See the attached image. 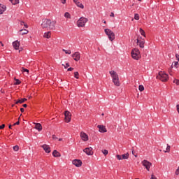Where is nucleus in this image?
<instances>
[{
    "instance_id": "nucleus-1",
    "label": "nucleus",
    "mask_w": 179,
    "mask_h": 179,
    "mask_svg": "<svg viewBox=\"0 0 179 179\" xmlns=\"http://www.w3.org/2000/svg\"><path fill=\"white\" fill-rule=\"evenodd\" d=\"M55 23H57V22L45 19L43 20L41 27L43 29H47V30H54L55 29Z\"/></svg>"
},
{
    "instance_id": "nucleus-2",
    "label": "nucleus",
    "mask_w": 179,
    "mask_h": 179,
    "mask_svg": "<svg viewBox=\"0 0 179 179\" xmlns=\"http://www.w3.org/2000/svg\"><path fill=\"white\" fill-rule=\"evenodd\" d=\"M131 58L136 61H139V59H141V51L136 48L131 50Z\"/></svg>"
},
{
    "instance_id": "nucleus-3",
    "label": "nucleus",
    "mask_w": 179,
    "mask_h": 179,
    "mask_svg": "<svg viewBox=\"0 0 179 179\" xmlns=\"http://www.w3.org/2000/svg\"><path fill=\"white\" fill-rule=\"evenodd\" d=\"M157 79L162 80V82H167L169 80V74L164 71H159L157 76Z\"/></svg>"
},
{
    "instance_id": "nucleus-4",
    "label": "nucleus",
    "mask_w": 179,
    "mask_h": 179,
    "mask_svg": "<svg viewBox=\"0 0 179 179\" xmlns=\"http://www.w3.org/2000/svg\"><path fill=\"white\" fill-rule=\"evenodd\" d=\"M87 22H89V19L85 17H81L77 21V26L78 27H85Z\"/></svg>"
},
{
    "instance_id": "nucleus-5",
    "label": "nucleus",
    "mask_w": 179,
    "mask_h": 179,
    "mask_svg": "<svg viewBox=\"0 0 179 179\" xmlns=\"http://www.w3.org/2000/svg\"><path fill=\"white\" fill-rule=\"evenodd\" d=\"M104 31L110 41H114L115 40V34L111 29H105Z\"/></svg>"
},
{
    "instance_id": "nucleus-6",
    "label": "nucleus",
    "mask_w": 179,
    "mask_h": 179,
    "mask_svg": "<svg viewBox=\"0 0 179 179\" xmlns=\"http://www.w3.org/2000/svg\"><path fill=\"white\" fill-rule=\"evenodd\" d=\"M141 164L142 166H143V167H145L147 171H150V167H152V162L144 159L141 162Z\"/></svg>"
},
{
    "instance_id": "nucleus-7",
    "label": "nucleus",
    "mask_w": 179,
    "mask_h": 179,
    "mask_svg": "<svg viewBox=\"0 0 179 179\" xmlns=\"http://www.w3.org/2000/svg\"><path fill=\"white\" fill-rule=\"evenodd\" d=\"M64 116L65 122H71V120L72 119V113L68 110H66L64 112Z\"/></svg>"
},
{
    "instance_id": "nucleus-8",
    "label": "nucleus",
    "mask_w": 179,
    "mask_h": 179,
    "mask_svg": "<svg viewBox=\"0 0 179 179\" xmlns=\"http://www.w3.org/2000/svg\"><path fill=\"white\" fill-rule=\"evenodd\" d=\"M80 138L83 142H87V141H89V135L85 131H81L80 133Z\"/></svg>"
},
{
    "instance_id": "nucleus-9",
    "label": "nucleus",
    "mask_w": 179,
    "mask_h": 179,
    "mask_svg": "<svg viewBox=\"0 0 179 179\" xmlns=\"http://www.w3.org/2000/svg\"><path fill=\"white\" fill-rule=\"evenodd\" d=\"M45 152V153H51V147L47 144H43L41 146Z\"/></svg>"
},
{
    "instance_id": "nucleus-10",
    "label": "nucleus",
    "mask_w": 179,
    "mask_h": 179,
    "mask_svg": "<svg viewBox=\"0 0 179 179\" xmlns=\"http://www.w3.org/2000/svg\"><path fill=\"white\" fill-rule=\"evenodd\" d=\"M84 153L87 154V156H92L93 148L92 147L86 148L83 150Z\"/></svg>"
},
{
    "instance_id": "nucleus-11",
    "label": "nucleus",
    "mask_w": 179,
    "mask_h": 179,
    "mask_svg": "<svg viewBox=\"0 0 179 179\" xmlns=\"http://www.w3.org/2000/svg\"><path fill=\"white\" fill-rule=\"evenodd\" d=\"M71 57L73 58L74 61H76V62H78V61L80 60V52H75Z\"/></svg>"
},
{
    "instance_id": "nucleus-12",
    "label": "nucleus",
    "mask_w": 179,
    "mask_h": 179,
    "mask_svg": "<svg viewBox=\"0 0 179 179\" xmlns=\"http://www.w3.org/2000/svg\"><path fill=\"white\" fill-rule=\"evenodd\" d=\"M72 164L76 166V167H82V160H80V159H73L72 161Z\"/></svg>"
},
{
    "instance_id": "nucleus-13",
    "label": "nucleus",
    "mask_w": 179,
    "mask_h": 179,
    "mask_svg": "<svg viewBox=\"0 0 179 179\" xmlns=\"http://www.w3.org/2000/svg\"><path fill=\"white\" fill-rule=\"evenodd\" d=\"M140 38L137 39V43L141 48H145V39H142L141 37Z\"/></svg>"
},
{
    "instance_id": "nucleus-14",
    "label": "nucleus",
    "mask_w": 179,
    "mask_h": 179,
    "mask_svg": "<svg viewBox=\"0 0 179 179\" xmlns=\"http://www.w3.org/2000/svg\"><path fill=\"white\" fill-rule=\"evenodd\" d=\"M109 73L112 78V80H113L114 79H117L119 78L118 73H117V72H115V71L114 70L109 71Z\"/></svg>"
},
{
    "instance_id": "nucleus-15",
    "label": "nucleus",
    "mask_w": 179,
    "mask_h": 179,
    "mask_svg": "<svg viewBox=\"0 0 179 179\" xmlns=\"http://www.w3.org/2000/svg\"><path fill=\"white\" fill-rule=\"evenodd\" d=\"M97 128H99V132H101V134H104L107 132V129L104 125H98Z\"/></svg>"
},
{
    "instance_id": "nucleus-16",
    "label": "nucleus",
    "mask_w": 179,
    "mask_h": 179,
    "mask_svg": "<svg viewBox=\"0 0 179 179\" xmlns=\"http://www.w3.org/2000/svg\"><path fill=\"white\" fill-rule=\"evenodd\" d=\"M13 47L14 50H19L20 48V42L19 41L13 42Z\"/></svg>"
},
{
    "instance_id": "nucleus-17",
    "label": "nucleus",
    "mask_w": 179,
    "mask_h": 179,
    "mask_svg": "<svg viewBox=\"0 0 179 179\" xmlns=\"http://www.w3.org/2000/svg\"><path fill=\"white\" fill-rule=\"evenodd\" d=\"M6 10V6L0 3V15H3V13Z\"/></svg>"
},
{
    "instance_id": "nucleus-18",
    "label": "nucleus",
    "mask_w": 179,
    "mask_h": 179,
    "mask_svg": "<svg viewBox=\"0 0 179 179\" xmlns=\"http://www.w3.org/2000/svg\"><path fill=\"white\" fill-rule=\"evenodd\" d=\"M113 83L115 85V86H121V83H120V78H115L112 80Z\"/></svg>"
},
{
    "instance_id": "nucleus-19",
    "label": "nucleus",
    "mask_w": 179,
    "mask_h": 179,
    "mask_svg": "<svg viewBox=\"0 0 179 179\" xmlns=\"http://www.w3.org/2000/svg\"><path fill=\"white\" fill-rule=\"evenodd\" d=\"M35 124V128L38 131V132H41V131H43V126H41V124L40 123H34Z\"/></svg>"
},
{
    "instance_id": "nucleus-20",
    "label": "nucleus",
    "mask_w": 179,
    "mask_h": 179,
    "mask_svg": "<svg viewBox=\"0 0 179 179\" xmlns=\"http://www.w3.org/2000/svg\"><path fill=\"white\" fill-rule=\"evenodd\" d=\"M18 33H19L20 36H24V34H27V33H29V30L20 29Z\"/></svg>"
},
{
    "instance_id": "nucleus-21",
    "label": "nucleus",
    "mask_w": 179,
    "mask_h": 179,
    "mask_svg": "<svg viewBox=\"0 0 179 179\" xmlns=\"http://www.w3.org/2000/svg\"><path fill=\"white\" fill-rule=\"evenodd\" d=\"M52 156L54 157H61V153H59L57 150H55L52 152Z\"/></svg>"
},
{
    "instance_id": "nucleus-22",
    "label": "nucleus",
    "mask_w": 179,
    "mask_h": 179,
    "mask_svg": "<svg viewBox=\"0 0 179 179\" xmlns=\"http://www.w3.org/2000/svg\"><path fill=\"white\" fill-rule=\"evenodd\" d=\"M179 66V62H173L171 66V69H173V68H178Z\"/></svg>"
},
{
    "instance_id": "nucleus-23",
    "label": "nucleus",
    "mask_w": 179,
    "mask_h": 179,
    "mask_svg": "<svg viewBox=\"0 0 179 179\" xmlns=\"http://www.w3.org/2000/svg\"><path fill=\"white\" fill-rule=\"evenodd\" d=\"M43 37L45 38H51V31L45 32Z\"/></svg>"
},
{
    "instance_id": "nucleus-24",
    "label": "nucleus",
    "mask_w": 179,
    "mask_h": 179,
    "mask_svg": "<svg viewBox=\"0 0 179 179\" xmlns=\"http://www.w3.org/2000/svg\"><path fill=\"white\" fill-rule=\"evenodd\" d=\"M122 160H127L128 159H129V153H126V154H123L122 155Z\"/></svg>"
},
{
    "instance_id": "nucleus-25",
    "label": "nucleus",
    "mask_w": 179,
    "mask_h": 179,
    "mask_svg": "<svg viewBox=\"0 0 179 179\" xmlns=\"http://www.w3.org/2000/svg\"><path fill=\"white\" fill-rule=\"evenodd\" d=\"M76 5L78 6V8H80V9H84L85 8V6H83V3H82L79 1L76 3Z\"/></svg>"
},
{
    "instance_id": "nucleus-26",
    "label": "nucleus",
    "mask_w": 179,
    "mask_h": 179,
    "mask_svg": "<svg viewBox=\"0 0 179 179\" xmlns=\"http://www.w3.org/2000/svg\"><path fill=\"white\" fill-rule=\"evenodd\" d=\"M171 149V147L170 146V145L167 144L166 150H164V153H170Z\"/></svg>"
},
{
    "instance_id": "nucleus-27",
    "label": "nucleus",
    "mask_w": 179,
    "mask_h": 179,
    "mask_svg": "<svg viewBox=\"0 0 179 179\" xmlns=\"http://www.w3.org/2000/svg\"><path fill=\"white\" fill-rule=\"evenodd\" d=\"M12 5H17L20 1L19 0H9Z\"/></svg>"
},
{
    "instance_id": "nucleus-28",
    "label": "nucleus",
    "mask_w": 179,
    "mask_h": 179,
    "mask_svg": "<svg viewBox=\"0 0 179 179\" xmlns=\"http://www.w3.org/2000/svg\"><path fill=\"white\" fill-rule=\"evenodd\" d=\"M139 33L141 34V36H143V37H146V34L145 33V31L143 30L142 28L139 29Z\"/></svg>"
},
{
    "instance_id": "nucleus-29",
    "label": "nucleus",
    "mask_w": 179,
    "mask_h": 179,
    "mask_svg": "<svg viewBox=\"0 0 179 179\" xmlns=\"http://www.w3.org/2000/svg\"><path fill=\"white\" fill-rule=\"evenodd\" d=\"M20 26H24L25 27V29H28L29 28V25H27V24H26L23 21H20Z\"/></svg>"
},
{
    "instance_id": "nucleus-30",
    "label": "nucleus",
    "mask_w": 179,
    "mask_h": 179,
    "mask_svg": "<svg viewBox=\"0 0 179 179\" xmlns=\"http://www.w3.org/2000/svg\"><path fill=\"white\" fill-rule=\"evenodd\" d=\"M62 51L65 52V54H68L69 55H71V54H72V52L71 51V50L62 49Z\"/></svg>"
},
{
    "instance_id": "nucleus-31",
    "label": "nucleus",
    "mask_w": 179,
    "mask_h": 179,
    "mask_svg": "<svg viewBox=\"0 0 179 179\" xmlns=\"http://www.w3.org/2000/svg\"><path fill=\"white\" fill-rule=\"evenodd\" d=\"M64 17H66V19H71V13L66 12L64 13Z\"/></svg>"
},
{
    "instance_id": "nucleus-32",
    "label": "nucleus",
    "mask_w": 179,
    "mask_h": 179,
    "mask_svg": "<svg viewBox=\"0 0 179 179\" xmlns=\"http://www.w3.org/2000/svg\"><path fill=\"white\" fill-rule=\"evenodd\" d=\"M21 71L22 72V73H25V75H29V69H24V68H22V69H21Z\"/></svg>"
},
{
    "instance_id": "nucleus-33",
    "label": "nucleus",
    "mask_w": 179,
    "mask_h": 179,
    "mask_svg": "<svg viewBox=\"0 0 179 179\" xmlns=\"http://www.w3.org/2000/svg\"><path fill=\"white\" fill-rule=\"evenodd\" d=\"M138 90L139 92H143V90H145V87H143V85H139Z\"/></svg>"
},
{
    "instance_id": "nucleus-34",
    "label": "nucleus",
    "mask_w": 179,
    "mask_h": 179,
    "mask_svg": "<svg viewBox=\"0 0 179 179\" xmlns=\"http://www.w3.org/2000/svg\"><path fill=\"white\" fill-rule=\"evenodd\" d=\"M74 78H76V79H79V72H74Z\"/></svg>"
},
{
    "instance_id": "nucleus-35",
    "label": "nucleus",
    "mask_w": 179,
    "mask_h": 179,
    "mask_svg": "<svg viewBox=\"0 0 179 179\" xmlns=\"http://www.w3.org/2000/svg\"><path fill=\"white\" fill-rule=\"evenodd\" d=\"M14 152H17L19 150V145H15L13 148Z\"/></svg>"
},
{
    "instance_id": "nucleus-36",
    "label": "nucleus",
    "mask_w": 179,
    "mask_h": 179,
    "mask_svg": "<svg viewBox=\"0 0 179 179\" xmlns=\"http://www.w3.org/2000/svg\"><path fill=\"white\" fill-rule=\"evenodd\" d=\"M134 19L135 20H139V14L138 13L134 14Z\"/></svg>"
},
{
    "instance_id": "nucleus-37",
    "label": "nucleus",
    "mask_w": 179,
    "mask_h": 179,
    "mask_svg": "<svg viewBox=\"0 0 179 179\" xmlns=\"http://www.w3.org/2000/svg\"><path fill=\"white\" fill-rule=\"evenodd\" d=\"M23 102V99H18L17 101L15 102V104H22Z\"/></svg>"
},
{
    "instance_id": "nucleus-38",
    "label": "nucleus",
    "mask_w": 179,
    "mask_h": 179,
    "mask_svg": "<svg viewBox=\"0 0 179 179\" xmlns=\"http://www.w3.org/2000/svg\"><path fill=\"white\" fill-rule=\"evenodd\" d=\"M102 153H103V155H104L105 156H107V155H108V150H102Z\"/></svg>"
},
{
    "instance_id": "nucleus-39",
    "label": "nucleus",
    "mask_w": 179,
    "mask_h": 179,
    "mask_svg": "<svg viewBox=\"0 0 179 179\" xmlns=\"http://www.w3.org/2000/svg\"><path fill=\"white\" fill-rule=\"evenodd\" d=\"M173 83H176L177 86H179V80H177V79L173 80Z\"/></svg>"
},
{
    "instance_id": "nucleus-40",
    "label": "nucleus",
    "mask_w": 179,
    "mask_h": 179,
    "mask_svg": "<svg viewBox=\"0 0 179 179\" xmlns=\"http://www.w3.org/2000/svg\"><path fill=\"white\" fill-rule=\"evenodd\" d=\"M117 160H122V155H116Z\"/></svg>"
},
{
    "instance_id": "nucleus-41",
    "label": "nucleus",
    "mask_w": 179,
    "mask_h": 179,
    "mask_svg": "<svg viewBox=\"0 0 179 179\" xmlns=\"http://www.w3.org/2000/svg\"><path fill=\"white\" fill-rule=\"evenodd\" d=\"M64 66V69H66V68H69V63H66L65 65L62 64Z\"/></svg>"
},
{
    "instance_id": "nucleus-42",
    "label": "nucleus",
    "mask_w": 179,
    "mask_h": 179,
    "mask_svg": "<svg viewBox=\"0 0 179 179\" xmlns=\"http://www.w3.org/2000/svg\"><path fill=\"white\" fill-rule=\"evenodd\" d=\"M175 174L176 176H179V166L178 167V169H176V172H175Z\"/></svg>"
},
{
    "instance_id": "nucleus-43",
    "label": "nucleus",
    "mask_w": 179,
    "mask_h": 179,
    "mask_svg": "<svg viewBox=\"0 0 179 179\" xmlns=\"http://www.w3.org/2000/svg\"><path fill=\"white\" fill-rule=\"evenodd\" d=\"M21 82L19 80H16V82L15 83V85H20Z\"/></svg>"
},
{
    "instance_id": "nucleus-44",
    "label": "nucleus",
    "mask_w": 179,
    "mask_h": 179,
    "mask_svg": "<svg viewBox=\"0 0 179 179\" xmlns=\"http://www.w3.org/2000/svg\"><path fill=\"white\" fill-rule=\"evenodd\" d=\"M61 1V3L63 4V5H65L66 3V0H60Z\"/></svg>"
},
{
    "instance_id": "nucleus-45",
    "label": "nucleus",
    "mask_w": 179,
    "mask_h": 179,
    "mask_svg": "<svg viewBox=\"0 0 179 179\" xmlns=\"http://www.w3.org/2000/svg\"><path fill=\"white\" fill-rule=\"evenodd\" d=\"M150 179H157V178L156 176H155V175H151V178Z\"/></svg>"
},
{
    "instance_id": "nucleus-46",
    "label": "nucleus",
    "mask_w": 179,
    "mask_h": 179,
    "mask_svg": "<svg viewBox=\"0 0 179 179\" xmlns=\"http://www.w3.org/2000/svg\"><path fill=\"white\" fill-rule=\"evenodd\" d=\"M5 128V124H2L0 126V129H3Z\"/></svg>"
},
{
    "instance_id": "nucleus-47",
    "label": "nucleus",
    "mask_w": 179,
    "mask_h": 179,
    "mask_svg": "<svg viewBox=\"0 0 179 179\" xmlns=\"http://www.w3.org/2000/svg\"><path fill=\"white\" fill-rule=\"evenodd\" d=\"M67 71H73V68L69 67V68L67 69Z\"/></svg>"
},
{
    "instance_id": "nucleus-48",
    "label": "nucleus",
    "mask_w": 179,
    "mask_h": 179,
    "mask_svg": "<svg viewBox=\"0 0 179 179\" xmlns=\"http://www.w3.org/2000/svg\"><path fill=\"white\" fill-rule=\"evenodd\" d=\"M20 124V122L17 121V122L14 123L13 125H19Z\"/></svg>"
},
{
    "instance_id": "nucleus-49",
    "label": "nucleus",
    "mask_w": 179,
    "mask_h": 179,
    "mask_svg": "<svg viewBox=\"0 0 179 179\" xmlns=\"http://www.w3.org/2000/svg\"><path fill=\"white\" fill-rule=\"evenodd\" d=\"M110 17H114V16H115L114 13H110Z\"/></svg>"
},
{
    "instance_id": "nucleus-50",
    "label": "nucleus",
    "mask_w": 179,
    "mask_h": 179,
    "mask_svg": "<svg viewBox=\"0 0 179 179\" xmlns=\"http://www.w3.org/2000/svg\"><path fill=\"white\" fill-rule=\"evenodd\" d=\"M20 111H21V113H24V108H20Z\"/></svg>"
},
{
    "instance_id": "nucleus-51",
    "label": "nucleus",
    "mask_w": 179,
    "mask_h": 179,
    "mask_svg": "<svg viewBox=\"0 0 179 179\" xmlns=\"http://www.w3.org/2000/svg\"><path fill=\"white\" fill-rule=\"evenodd\" d=\"M52 139H57V136L52 135Z\"/></svg>"
},
{
    "instance_id": "nucleus-52",
    "label": "nucleus",
    "mask_w": 179,
    "mask_h": 179,
    "mask_svg": "<svg viewBox=\"0 0 179 179\" xmlns=\"http://www.w3.org/2000/svg\"><path fill=\"white\" fill-rule=\"evenodd\" d=\"M22 99V101H23L24 103V101H27V99H26V98Z\"/></svg>"
},
{
    "instance_id": "nucleus-53",
    "label": "nucleus",
    "mask_w": 179,
    "mask_h": 179,
    "mask_svg": "<svg viewBox=\"0 0 179 179\" xmlns=\"http://www.w3.org/2000/svg\"><path fill=\"white\" fill-rule=\"evenodd\" d=\"M0 45L1 47H3V45H4L3 43H2V41H0Z\"/></svg>"
},
{
    "instance_id": "nucleus-54",
    "label": "nucleus",
    "mask_w": 179,
    "mask_h": 179,
    "mask_svg": "<svg viewBox=\"0 0 179 179\" xmlns=\"http://www.w3.org/2000/svg\"><path fill=\"white\" fill-rule=\"evenodd\" d=\"M23 107H24V108H26V107H27V104H24Z\"/></svg>"
},
{
    "instance_id": "nucleus-55",
    "label": "nucleus",
    "mask_w": 179,
    "mask_h": 179,
    "mask_svg": "<svg viewBox=\"0 0 179 179\" xmlns=\"http://www.w3.org/2000/svg\"><path fill=\"white\" fill-rule=\"evenodd\" d=\"M73 2L76 3L78 2V0H73Z\"/></svg>"
},
{
    "instance_id": "nucleus-56",
    "label": "nucleus",
    "mask_w": 179,
    "mask_h": 179,
    "mask_svg": "<svg viewBox=\"0 0 179 179\" xmlns=\"http://www.w3.org/2000/svg\"><path fill=\"white\" fill-rule=\"evenodd\" d=\"M8 128H9L10 129H12V125L10 124V125L8 126Z\"/></svg>"
},
{
    "instance_id": "nucleus-57",
    "label": "nucleus",
    "mask_w": 179,
    "mask_h": 179,
    "mask_svg": "<svg viewBox=\"0 0 179 179\" xmlns=\"http://www.w3.org/2000/svg\"><path fill=\"white\" fill-rule=\"evenodd\" d=\"M59 142L62 141V138H59Z\"/></svg>"
},
{
    "instance_id": "nucleus-58",
    "label": "nucleus",
    "mask_w": 179,
    "mask_h": 179,
    "mask_svg": "<svg viewBox=\"0 0 179 179\" xmlns=\"http://www.w3.org/2000/svg\"><path fill=\"white\" fill-rule=\"evenodd\" d=\"M103 23H104V24H106V20H103Z\"/></svg>"
},
{
    "instance_id": "nucleus-59",
    "label": "nucleus",
    "mask_w": 179,
    "mask_h": 179,
    "mask_svg": "<svg viewBox=\"0 0 179 179\" xmlns=\"http://www.w3.org/2000/svg\"><path fill=\"white\" fill-rule=\"evenodd\" d=\"M132 155H134V150L131 151Z\"/></svg>"
},
{
    "instance_id": "nucleus-60",
    "label": "nucleus",
    "mask_w": 179,
    "mask_h": 179,
    "mask_svg": "<svg viewBox=\"0 0 179 179\" xmlns=\"http://www.w3.org/2000/svg\"><path fill=\"white\" fill-rule=\"evenodd\" d=\"M139 2H141L142 1V0H138Z\"/></svg>"
},
{
    "instance_id": "nucleus-61",
    "label": "nucleus",
    "mask_w": 179,
    "mask_h": 179,
    "mask_svg": "<svg viewBox=\"0 0 179 179\" xmlns=\"http://www.w3.org/2000/svg\"><path fill=\"white\" fill-rule=\"evenodd\" d=\"M135 156V157H138V155H134Z\"/></svg>"
},
{
    "instance_id": "nucleus-62",
    "label": "nucleus",
    "mask_w": 179,
    "mask_h": 179,
    "mask_svg": "<svg viewBox=\"0 0 179 179\" xmlns=\"http://www.w3.org/2000/svg\"><path fill=\"white\" fill-rule=\"evenodd\" d=\"M102 115H104V113H102Z\"/></svg>"
}]
</instances>
